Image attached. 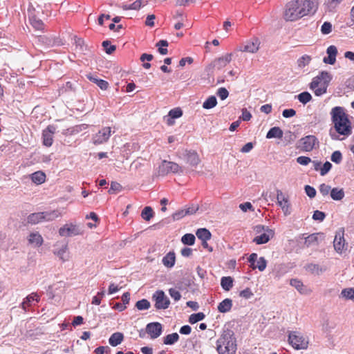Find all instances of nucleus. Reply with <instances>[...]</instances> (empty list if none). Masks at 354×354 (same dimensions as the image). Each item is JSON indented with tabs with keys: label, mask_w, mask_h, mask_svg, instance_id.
I'll use <instances>...</instances> for the list:
<instances>
[{
	"label": "nucleus",
	"mask_w": 354,
	"mask_h": 354,
	"mask_svg": "<svg viewBox=\"0 0 354 354\" xmlns=\"http://www.w3.org/2000/svg\"><path fill=\"white\" fill-rule=\"evenodd\" d=\"M150 306V302L145 299L138 301L136 304V307L140 310H147Z\"/></svg>",
	"instance_id": "c03bdc74"
},
{
	"label": "nucleus",
	"mask_w": 354,
	"mask_h": 354,
	"mask_svg": "<svg viewBox=\"0 0 354 354\" xmlns=\"http://www.w3.org/2000/svg\"><path fill=\"white\" fill-rule=\"evenodd\" d=\"M253 230L256 235L253 239V242L257 245L268 243L274 234L272 230L270 229L268 227L261 225L254 226Z\"/></svg>",
	"instance_id": "423d86ee"
},
{
	"label": "nucleus",
	"mask_w": 354,
	"mask_h": 354,
	"mask_svg": "<svg viewBox=\"0 0 354 354\" xmlns=\"http://www.w3.org/2000/svg\"><path fill=\"white\" fill-rule=\"evenodd\" d=\"M331 167H332L331 163L328 161L326 162L323 165L322 167L320 169V174L322 176L326 175L330 170Z\"/></svg>",
	"instance_id": "338daca9"
},
{
	"label": "nucleus",
	"mask_w": 354,
	"mask_h": 354,
	"mask_svg": "<svg viewBox=\"0 0 354 354\" xmlns=\"http://www.w3.org/2000/svg\"><path fill=\"white\" fill-rule=\"evenodd\" d=\"M330 196L335 201H340L344 197V192L343 189L333 188L330 191Z\"/></svg>",
	"instance_id": "4c0bfd02"
},
{
	"label": "nucleus",
	"mask_w": 354,
	"mask_h": 354,
	"mask_svg": "<svg viewBox=\"0 0 354 354\" xmlns=\"http://www.w3.org/2000/svg\"><path fill=\"white\" fill-rule=\"evenodd\" d=\"M104 290H102V291L99 292L96 296H94L93 297L92 304L95 305H100L101 303V299L104 296Z\"/></svg>",
	"instance_id": "4d7b16f0"
},
{
	"label": "nucleus",
	"mask_w": 354,
	"mask_h": 354,
	"mask_svg": "<svg viewBox=\"0 0 354 354\" xmlns=\"http://www.w3.org/2000/svg\"><path fill=\"white\" fill-rule=\"evenodd\" d=\"M68 250V242L66 241H57L54 245V250L53 253L59 257L63 261H66V259L64 257V254H66Z\"/></svg>",
	"instance_id": "a211bd4d"
},
{
	"label": "nucleus",
	"mask_w": 354,
	"mask_h": 354,
	"mask_svg": "<svg viewBox=\"0 0 354 354\" xmlns=\"http://www.w3.org/2000/svg\"><path fill=\"white\" fill-rule=\"evenodd\" d=\"M260 41L257 38H254L252 40L248 41L245 44L240 46L238 50L241 52H247L250 53H255L259 49Z\"/></svg>",
	"instance_id": "ddd939ff"
},
{
	"label": "nucleus",
	"mask_w": 354,
	"mask_h": 354,
	"mask_svg": "<svg viewBox=\"0 0 354 354\" xmlns=\"http://www.w3.org/2000/svg\"><path fill=\"white\" fill-rule=\"evenodd\" d=\"M196 234L197 237L201 241H208L211 239L212 234L206 228L198 229Z\"/></svg>",
	"instance_id": "f704fd0d"
},
{
	"label": "nucleus",
	"mask_w": 354,
	"mask_h": 354,
	"mask_svg": "<svg viewBox=\"0 0 354 354\" xmlns=\"http://www.w3.org/2000/svg\"><path fill=\"white\" fill-rule=\"evenodd\" d=\"M179 339V335L176 333H174L169 335H167L164 337V344L167 345H171L176 342Z\"/></svg>",
	"instance_id": "a19ab883"
},
{
	"label": "nucleus",
	"mask_w": 354,
	"mask_h": 354,
	"mask_svg": "<svg viewBox=\"0 0 354 354\" xmlns=\"http://www.w3.org/2000/svg\"><path fill=\"white\" fill-rule=\"evenodd\" d=\"M319 234H312L305 238L304 245L307 247L317 246L319 245Z\"/></svg>",
	"instance_id": "2f4dec72"
},
{
	"label": "nucleus",
	"mask_w": 354,
	"mask_h": 354,
	"mask_svg": "<svg viewBox=\"0 0 354 354\" xmlns=\"http://www.w3.org/2000/svg\"><path fill=\"white\" fill-rule=\"evenodd\" d=\"M40 41L45 44L48 46H54L61 45L60 41L55 37H48L46 36H41L39 39Z\"/></svg>",
	"instance_id": "c756f323"
},
{
	"label": "nucleus",
	"mask_w": 354,
	"mask_h": 354,
	"mask_svg": "<svg viewBox=\"0 0 354 354\" xmlns=\"http://www.w3.org/2000/svg\"><path fill=\"white\" fill-rule=\"evenodd\" d=\"M232 57V53H227L224 56L214 59L212 63L207 67V70H210L212 68H216L217 70H221L231 62Z\"/></svg>",
	"instance_id": "2eb2a0df"
},
{
	"label": "nucleus",
	"mask_w": 354,
	"mask_h": 354,
	"mask_svg": "<svg viewBox=\"0 0 354 354\" xmlns=\"http://www.w3.org/2000/svg\"><path fill=\"white\" fill-rule=\"evenodd\" d=\"M163 265L167 268L174 267L176 262V255L174 252L167 253L162 260Z\"/></svg>",
	"instance_id": "a878e982"
},
{
	"label": "nucleus",
	"mask_w": 354,
	"mask_h": 354,
	"mask_svg": "<svg viewBox=\"0 0 354 354\" xmlns=\"http://www.w3.org/2000/svg\"><path fill=\"white\" fill-rule=\"evenodd\" d=\"M290 284L301 295H310L312 292L310 288L305 286L303 282L298 279H290Z\"/></svg>",
	"instance_id": "6ab92c4d"
},
{
	"label": "nucleus",
	"mask_w": 354,
	"mask_h": 354,
	"mask_svg": "<svg viewBox=\"0 0 354 354\" xmlns=\"http://www.w3.org/2000/svg\"><path fill=\"white\" fill-rule=\"evenodd\" d=\"M230 330L223 331L221 337L216 342V350L218 354H235L236 344Z\"/></svg>",
	"instance_id": "7ed1b4c3"
},
{
	"label": "nucleus",
	"mask_w": 354,
	"mask_h": 354,
	"mask_svg": "<svg viewBox=\"0 0 354 354\" xmlns=\"http://www.w3.org/2000/svg\"><path fill=\"white\" fill-rule=\"evenodd\" d=\"M184 169L179 166L177 163L174 162L163 160L158 169V174L159 176H166L169 173H182L183 172Z\"/></svg>",
	"instance_id": "0eeeda50"
},
{
	"label": "nucleus",
	"mask_w": 354,
	"mask_h": 354,
	"mask_svg": "<svg viewBox=\"0 0 354 354\" xmlns=\"http://www.w3.org/2000/svg\"><path fill=\"white\" fill-rule=\"evenodd\" d=\"M304 189H305L306 194H307V196L308 197H310V198H313L315 196L316 190L314 187H313L310 185H306Z\"/></svg>",
	"instance_id": "0e129e2a"
},
{
	"label": "nucleus",
	"mask_w": 354,
	"mask_h": 354,
	"mask_svg": "<svg viewBox=\"0 0 354 354\" xmlns=\"http://www.w3.org/2000/svg\"><path fill=\"white\" fill-rule=\"evenodd\" d=\"M142 6V0H136L130 5H124L122 8L124 10H138Z\"/></svg>",
	"instance_id": "3c124183"
},
{
	"label": "nucleus",
	"mask_w": 354,
	"mask_h": 354,
	"mask_svg": "<svg viewBox=\"0 0 354 354\" xmlns=\"http://www.w3.org/2000/svg\"><path fill=\"white\" fill-rule=\"evenodd\" d=\"M186 215H187L186 211L185 210V209H183L178 210L175 213H174L172 215V218L174 220H179V219L183 218L184 216H185Z\"/></svg>",
	"instance_id": "69168bd1"
},
{
	"label": "nucleus",
	"mask_w": 354,
	"mask_h": 354,
	"mask_svg": "<svg viewBox=\"0 0 354 354\" xmlns=\"http://www.w3.org/2000/svg\"><path fill=\"white\" fill-rule=\"evenodd\" d=\"M313 9V3L309 0L292 1L286 4L284 18L287 21H296L309 15Z\"/></svg>",
	"instance_id": "f03ea898"
},
{
	"label": "nucleus",
	"mask_w": 354,
	"mask_h": 354,
	"mask_svg": "<svg viewBox=\"0 0 354 354\" xmlns=\"http://www.w3.org/2000/svg\"><path fill=\"white\" fill-rule=\"evenodd\" d=\"M328 57L324 58L323 61L326 64H334L336 61V56L337 54V49L335 46H330L326 50Z\"/></svg>",
	"instance_id": "412c9836"
},
{
	"label": "nucleus",
	"mask_w": 354,
	"mask_h": 354,
	"mask_svg": "<svg viewBox=\"0 0 354 354\" xmlns=\"http://www.w3.org/2000/svg\"><path fill=\"white\" fill-rule=\"evenodd\" d=\"M195 236L192 234H185L183 236L181 241L185 245H192L195 242Z\"/></svg>",
	"instance_id": "79ce46f5"
},
{
	"label": "nucleus",
	"mask_w": 354,
	"mask_h": 354,
	"mask_svg": "<svg viewBox=\"0 0 354 354\" xmlns=\"http://www.w3.org/2000/svg\"><path fill=\"white\" fill-rule=\"evenodd\" d=\"M277 203L281 208L285 216L290 215L291 213L290 204L288 197H286L281 190L277 192Z\"/></svg>",
	"instance_id": "f8f14e48"
},
{
	"label": "nucleus",
	"mask_w": 354,
	"mask_h": 354,
	"mask_svg": "<svg viewBox=\"0 0 354 354\" xmlns=\"http://www.w3.org/2000/svg\"><path fill=\"white\" fill-rule=\"evenodd\" d=\"M122 190V186L120 183L116 182H112L111 184V187L109 190V194H113L115 192H118Z\"/></svg>",
	"instance_id": "13d9d810"
},
{
	"label": "nucleus",
	"mask_w": 354,
	"mask_h": 354,
	"mask_svg": "<svg viewBox=\"0 0 354 354\" xmlns=\"http://www.w3.org/2000/svg\"><path fill=\"white\" fill-rule=\"evenodd\" d=\"M28 241L34 247L41 246L44 241L42 236L37 232L30 233L28 237Z\"/></svg>",
	"instance_id": "5701e85b"
},
{
	"label": "nucleus",
	"mask_w": 354,
	"mask_h": 354,
	"mask_svg": "<svg viewBox=\"0 0 354 354\" xmlns=\"http://www.w3.org/2000/svg\"><path fill=\"white\" fill-rule=\"evenodd\" d=\"M221 286L225 291H229L233 286V279L231 277H223Z\"/></svg>",
	"instance_id": "e433bc0d"
},
{
	"label": "nucleus",
	"mask_w": 354,
	"mask_h": 354,
	"mask_svg": "<svg viewBox=\"0 0 354 354\" xmlns=\"http://www.w3.org/2000/svg\"><path fill=\"white\" fill-rule=\"evenodd\" d=\"M288 341L295 350H306L308 347L309 337L299 331H290Z\"/></svg>",
	"instance_id": "39448f33"
},
{
	"label": "nucleus",
	"mask_w": 354,
	"mask_h": 354,
	"mask_svg": "<svg viewBox=\"0 0 354 354\" xmlns=\"http://www.w3.org/2000/svg\"><path fill=\"white\" fill-rule=\"evenodd\" d=\"M87 77L93 83L96 84L102 90H106L109 86V83L103 80L98 79L96 77H93L91 75H87Z\"/></svg>",
	"instance_id": "c9c22d12"
},
{
	"label": "nucleus",
	"mask_w": 354,
	"mask_h": 354,
	"mask_svg": "<svg viewBox=\"0 0 354 354\" xmlns=\"http://www.w3.org/2000/svg\"><path fill=\"white\" fill-rule=\"evenodd\" d=\"M326 215L323 212L316 210L314 212L313 218L315 221H322L325 218Z\"/></svg>",
	"instance_id": "e2e57ef3"
},
{
	"label": "nucleus",
	"mask_w": 354,
	"mask_h": 354,
	"mask_svg": "<svg viewBox=\"0 0 354 354\" xmlns=\"http://www.w3.org/2000/svg\"><path fill=\"white\" fill-rule=\"evenodd\" d=\"M332 80L331 75L327 71H322L319 74L313 77L310 84V88L314 92L316 96H321L326 93L330 82Z\"/></svg>",
	"instance_id": "20e7f679"
},
{
	"label": "nucleus",
	"mask_w": 354,
	"mask_h": 354,
	"mask_svg": "<svg viewBox=\"0 0 354 354\" xmlns=\"http://www.w3.org/2000/svg\"><path fill=\"white\" fill-rule=\"evenodd\" d=\"M321 31L324 35L329 34L332 31V24L330 22H324L322 26Z\"/></svg>",
	"instance_id": "680f3d73"
},
{
	"label": "nucleus",
	"mask_w": 354,
	"mask_h": 354,
	"mask_svg": "<svg viewBox=\"0 0 354 354\" xmlns=\"http://www.w3.org/2000/svg\"><path fill=\"white\" fill-rule=\"evenodd\" d=\"M83 230L80 225L73 223L66 224L59 230V234L61 236H73L82 234Z\"/></svg>",
	"instance_id": "1a4fd4ad"
},
{
	"label": "nucleus",
	"mask_w": 354,
	"mask_h": 354,
	"mask_svg": "<svg viewBox=\"0 0 354 354\" xmlns=\"http://www.w3.org/2000/svg\"><path fill=\"white\" fill-rule=\"evenodd\" d=\"M283 131L277 127L271 128L267 133L266 138H281L283 137Z\"/></svg>",
	"instance_id": "473e14b6"
},
{
	"label": "nucleus",
	"mask_w": 354,
	"mask_h": 354,
	"mask_svg": "<svg viewBox=\"0 0 354 354\" xmlns=\"http://www.w3.org/2000/svg\"><path fill=\"white\" fill-rule=\"evenodd\" d=\"M111 130L110 127H104L100 130L93 137V142L95 145H100L106 142L110 138Z\"/></svg>",
	"instance_id": "4468645a"
},
{
	"label": "nucleus",
	"mask_w": 354,
	"mask_h": 354,
	"mask_svg": "<svg viewBox=\"0 0 354 354\" xmlns=\"http://www.w3.org/2000/svg\"><path fill=\"white\" fill-rule=\"evenodd\" d=\"M267 266V261L263 257H260L257 261V264L252 266V269L258 268L259 271H263Z\"/></svg>",
	"instance_id": "de8ad7c7"
},
{
	"label": "nucleus",
	"mask_w": 354,
	"mask_h": 354,
	"mask_svg": "<svg viewBox=\"0 0 354 354\" xmlns=\"http://www.w3.org/2000/svg\"><path fill=\"white\" fill-rule=\"evenodd\" d=\"M232 306V301L230 299H225L218 306V310L220 313H227L230 310Z\"/></svg>",
	"instance_id": "7c9ffc66"
},
{
	"label": "nucleus",
	"mask_w": 354,
	"mask_h": 354,
	"mask_svg": "<svg viewBox=\"0 0 354 354\" xmlns=\"http://www.w3.org/2000/svg\"><path fill=\"white\" fill-rule=\"evenodd\" d=\"M331 160L335 163L339 164L342 159V153L339 151H334L331 155Z\"/></svg>",
	"instance_id": "bf43d9fd"
},
{
	"label": "nucleus",
	"mask_w": 354,
	"mask_h": 354,
	"mask_svg": "<svg viewBox=\"0 0 354 354\" xmlns=\"http://www.w3.org/2000/svg\"><path fill=\"white\" fill-rule=\"evenodd\" d=\"M29 12V21L32 26L38 30H41L44 28V24L43 21L38 19L36 16L32 15L30 10H28Z\"/></svg>",
	"instance_id": "393cba45"
},
{
	"label": "nucleus",
	"mask_w": 354,
	"mask_h": 354,
	"mask_svg": "<svg viewBox=\"0 0 354 354\" xmlns=\"http://www.w3.org/2000/svg\"><path fill=\"white\" fill-rule=\"evenodd\" d=\"M183 156L185 162L192 167H196L201 162L198 153L194 151L186 150Z\"/></svg>",
	"instance_id": "f3484780"
},
{
	"label": "nucleus",
	"mask_w": 354,
	"mask_h": 354,
	"mask_svg": "<svg viewBox=\"0 0 354 354\" xmlns=\"http://www.w3.org/2000/svg\"><path fill=\"white\" fill-rule=\"evenodd\" d=\"M183 115V111L180 108L173 109L169 111L167 117L172 118L174 119L178 118Z\"/></svg>",
	"instance_id": "603ef678"
},
{
	"label": "nucleus",
	"mask_w": 354,
	"mask_h": 354,
	"mask_svg": "<svg viewBox=\"0 0 354 354\" xmlns=\"http://www.w3.org/2000/svg\"><path fill=\"white\" fill-rule=\"evenodd\" d=\"M42 216H42L41 212L30 214L27 217V223L32 224V225H35L40 222H43Z\"/></svg>",
	"instance_id": "72a5a7b5"
},
{
	"label": "nucleus",
	"mask_w": 354,
	"mask_h": 354,
	"mask_svg": "<svg viewBox=\"0 0 354 354\" xmlns=\"http://www.w3.org/2000/svg\"><path fill=\"white\" fill-rule=\"evenodd\" d=\"M153 299L156 309H167L170 304L169 298L162 290L156 291L153 295Z\"/></svg>",
	"instance_id": "9b49d317"
},
{
	"label": "nucleus",
	"mask_w": 354,
	"mask_h": 354,
	"mask_svg": "<svg viewBox=\"0 0 354 354\" xmlns=\"http://www.w3.org/2000/svg\"><path fill=\"white\" fill-rule=\"evenodd\" d=\"M217 100L215 96H209L203 104V107L205 109H210L216 106Z\"/></svg>",
	"instance_id": "ea45409f"
},
{
	"label": "nucleus",
	"mask_w": 354,
	"mask_h": 354,
	"mask_svg": "<svg viewBox=\"0 0 354 354\" xmlns=\"http://www.w3.org/2000/svg\"><path fill=\"white\" fill-rule=\"evenodd\" d=\"M146 331L151 339H156L162 333V325L158 322L149 323L147 325Z\"/></svg>",
	"instance_id": "dca6fc26"
},
{
	"label": "nucleus",
	"mask_w": 354,
	"mask_h": 354,
	"mask_svg": "<svg viewBox=\"0 0 354 354\" xmlns=\"http://www.w3.org/2000/svg\"><path fill=\"white\" fill-rule=\"evenodd\" d=\"M346 245L347 244L344 239V229L341 227L335 233L333 247L337 253L342 254V252L346 249Z\"/></svg>",
	"instance_id": "9d476101"
},
{
	"label": "nucleus",
	"mask_w": 354,
	"mask_h": 354,
	"mask_svg": "<svg viewBox=\"0 0 354 354\" xmlns=\"http://www.w3.org/2000/svg\"><path fill=\"white\" fill-rule=\"evenodd\" d=\"M141 216L145 221H149L153 217V209L150 207H145L142 211Z\"/></svg>",
	"instance_id": "49530a36"
},
{
	"label": "nucleus",
	"mask_w": 354,
	"mask_h": 354,
	"mask_svg": "<svg viewBox=\"0 0 354 354\" xmlns=\"http://www.w3.org/2000/svg\"><path fill=\"white\" fill-rule=\"evenodd\" d=\"M157 47H158V52L161 55H166L168 53V50L167 48H162L168 46V42L166 40H160L156 45Z\"/></svg>",
	"instance_id": "8fccbe9b"
},
{
	"label": "nucleus",
	"mask_w": 354,
	"mask_h": 354,
	"mask_svg": "<svg viewBox=\"0 0 354 354\" xmlns=\"http://www.w3.org/2000/svg\"><path fill=\"white\" fill-rule=\"evenodd\" d=\"M55 128L53 126H48L45 130L43 131V143L46 147H50L53 144V134Z\"/></svg>",
	"instance_id": "aec40b11"
},
{
	"label": "nucleus",
	"mask_w": 354,
	"mask_h": 354,
	"mask_svg": "<svg viewBox=\"0 0 354 354\" xmlns=\"http://www.w3.org/2000/svg\"><path fill=\"white\" fill-rule=\"evenodd\" d=\"M304 268L307 272L315 275H320L326 270L325 268L320 267L316 263H308Z\"/></svg>",
	"instance_id": "b1692460"
},
{
	"label": "nucleus",
	"mask_w": 354,
	"mask_h": 354,
	"mask_svg": "<svg viewBox=\"0 0 354 354\" xmlns=\"http://www.w3.org/2000/svg\"><path fill=\"white\" fill-rule=\"evenodd\" d=\"M311 59V57L308 55H302L297 61L298 68L300 69L304 68L305 66H308L310 64Z\"/></svg>",
	"instance_id": "58836bf2"
},
{
	"label": "nucleus",
	"mask_w": 354,
	"mask_h": 354,
	"mask_svg": "<svg viewBox=\"0 0 354 354\" xmlns=\"http://www.w3.org/2000/svg\"><path fill=\"white\" fill-rule=\"evenodd\" d=\"M341 295L343 297L354 301V288H346L342 290Z\"/></svg>",
	"instance_id": "09e8293b"
},
{
	"label": "nucleus",
	"mask_w": 354,
	"mask_h": 354,
	"mask_svg": "<svg viewBox=\"0 0 354 354\" xmlns=\"http://www.w3.org/2000/svg\"><path fill=\"white\" fill-rule=\"evenodd\" d=\"M297 98L300 102H301L304 104H306L312 100V96L308 92L305 91L297 95Z\"/></svg>",
	"instance_id": "37998d69"
},
{
	"label": "nucleus",
	"mask_w": 354,
	"mask_h": 354,
	"mask_svg": "<svg viewBox=\"0 0 354 354\" xmlns=\"http://www.w3.org/2000/svg\"><path fill=\"white\" fill-rule=\"evenodd\" d=\"M331 187L330 186L325 184V183H322L319 185V192L322 194V196H328V194L330 193V191H331Z\"/></svg>",
	"instance_id": "864d4df0"
},
{
	"label": "nucleus",
	"mask_w": 354,
	"mask_h": 354,
	"mask_svg": "<svg viewBox=\"0 0 354 354\" xmlns=\"http://www.w3.org/2000/svg\"><path fill=\"white\" fill-rule=\"evenodd\" d=\"M42 214L43 221H52L55 218L62 216V213L58 210H53L50 212H44Z\"/></svg>",
	"instance_id": "cd10ccee"
},
{
	"label": "nucleus",
	"mask_w": 354,
	"mask_h": 354,
	"mask_svg": "<svg viewBox=\"0 0 354 354\" xmlns=\"http://www.w3.org/2000/svg\"><path fill=\"white\" fill-rule=\"evenodd\" d=\"M169 294L176 301H179L181 298V294L176 288H169Z\"/></svg>",
	"instance_id": "6e6d98bb"
},
{
	"label": "nucleus",
	"mask_w": 354,
	"mask_h": 354,
	"mask_svg": "<svg viewBox=\"0 0 354 354\" xmlns=\"http://www.w3.org/2000/svg\"><path fill=\"white\" fill-rule=\"evenodd\" d=\"M39 301V296L36 292H32L28 295L21 304V307L24 311H27L28 308L30 306L33 301L38 302Z\"/></svg>",
	"instance_id": "4be33fe9"
},
{
	"label": "nucleus",
	"mask_w": 354,
	"mask_h": 354,
	"mask_svg": "<svg viewBox=\"0 0 354 354\" xmlns=\"http://www.w3.org/2000/svg\"><path fill=\"white\" fill-rule=\"evenodd\" d=\"M205 315L203 313H198L195 314H192L189 316V322L192 324H195L199 321L203 320L205 318Z\"/></svg>",
	"instance_id": "a18cd8bd"
},
{
	"label": "nucleus",
	"mask_w": 354,
	"mask_h": 354,
	"mask_svg": "<svg viewBox=\"0 0 354 354\" xmlns=\"http://www.w3.org/2000/svg\"><path fill=\"white\" fill-rule=\"evenodd\" d=\"M102 46L104 48L105 52L107 54H111L115 50V46L110 45V41H104L102 42Z\"/></svg>",
	"instance_id": "5fc2aeb1"
},
{
	"label": "nucleus",
	"mask_w": 354,
	"mask_h": 354,
	"mask_svg": "<svg viewBox=\"0 0 354 354\" xmlns=\"http://www.w3.org/2000/svg\"><path fill=\"white\" fill-rule=\"evenodd\" d=\"M30 178L34 183L41 185L45 182L46 174L41 171H37L30 175Z\"/></svg>",
	"instance_id": "c85d7f7f"
},
{
	"label": "nucleus",
	"mask_w": 354,
	"mask_h": 354,
	"mask_svg": "<svg viewBox=\"0 0 354 354\" xmlns=\"http://www.w3.org/2000/svg\"><path fill=\"white\" fill-rule=\"evenodd\" d=\"M319 145L317 138L313 135L306 136L301 138L297 145V148L302 151H311L316 145Z\"/></svg>",
	"instance_id": "6e6552de"
},
{
	"label": "nucleus",
	"mask_w": 354,
	"mask_h": 354,
	"mask_svg": "<svg viewBox=\"0 0 354 354\" xmlns=\"http://www.w3.org/2000/svg\"><path fill=\"white\" fill-rule=\"evenodd\" d=\"M216 94L222 100H224L228 97L229 92L225 88L221 87L218 89Z\"/></svg>",
	"instance_id": "052dcab7"
},
{
	"label": "nucleus",
	"mask_w": 354,
	"mask_h": 354,
	"mask_svg": "<svg viewBox=\"0 0 354 354\" xmlns=\"http://www.w3.org/2000/svg\"><path fill=\"white\" fill-rule=\"evenodd\" d=\"M124 335L122 333L116 332L111 335L109 339V343L112 346H116L122 343Z\"/></svg>",
	"instance_id": "bb28decb"
},
{
	"label": "nucleus",
	"mask_w": 354,
	"mask_h": 354,
	"mask_svg": "<svg viewBox=\"0 0 354 354\" xmlns=\"http://www.w3.org/2000/svg\"><path fill=\"white\" fill-rule=\"evenodd\" d=\"M297 162L301 165H307L311 162V159L306 156H299L297 158Z\"/></svg>",
	"instance_id": "774afa93"
},
{
	"label": "nucleus",
	"mask_w": 354,
	"mask_h": 354,
	"mask_svg": "<svg viewBox=\"0 0 354 354\" xmlns=\"http://www.w3.org/2000/svg\"><path fill=\"white\" fill-rule=\"evenodd\" d=\"M330 115L334 127L330 129L329 134L333 140H342L339 136L347 137L352 133L351 123L343 107L333 108Z\"/></svg>",
	"instance_id": "f257e3e1"
}]
</instances>
